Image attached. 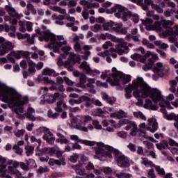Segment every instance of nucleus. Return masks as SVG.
I'll return each instance as SVG.
<instances>
[{
    "label": "nucleus",
    "instance_id": "obj_1",
    "mask_svg": "<svg viewBox=\"0 0 178 178\" xmlns=\"http://www.w3.org/2000/svg\"><path fill=\"white\" fill-rule=\"evenodd\" d=\"M97 147L95 149L97 158L102 161V158H109L112 159V152L115 156V159L117 161V163L120 168H129L130 167V161L129 158L122 154V152L117 149H114L113 147L109 145H105L102 142L97 143Z\"/></svg>",
    "mask_w": 178,
    "mask_h": 178
},
{
    "label": "nucleus",
    "instance_id": "obj_2",
    "mask_svg": "<svg viewBox=\"0 0 178 178\" xmlns=\"http://www.w3.org/2000/svg\"><path fill=\"white\" fill-rule=\"evenodd\" d=\"M138 88H135L133 92V95L135 98H148V97H149L154 104H158L159 101H164L162 97V92L157 88H151V87L144 81L143 77H138Z\"/></svg>",
    "mask_w": 178,
    "mask_h": 178
},
{
    "label": "nucleus",
    "instance_id": "obj_3",
    "mask_svg": "<svg viewBox=\"0 0 178 178\" xmlns=\"http://www.w3.org/2000/svg\"><path fill=\"white\" fill-rule=\"evenodd\" d=\"M10 97L6 95L5 99H3V102H7L10 109H13V112L16 115H20V113H24V105L29 104V97L24 96L23 100H22V95L19 93L15 89L9 88Z\"/></svg>",
    "mask_w": 178,
    "mask_h": 178
},
{
    "label": "nucleus",
    "instance_id": "obj_4",
    "mask_svg": "<svg viewBox=\"0 0 178 178\" xmlns=\"http://www.w3.org/2000/svg\"><path fill=\"white\" fill-rule=\"evenodd\" d=\"M111 11L115 13V17H118V19L122 18L123 22H127V17H132L131 20L134 23H138L140 21L138 15H133L131 11H129L127 8L120 5H115L114 7H112Z\"/></svg>",
    "mask_w": 178,
    "mask_h": 178
},
{
    "label": "nucleus",
    "instance_id": "obj_5",
    "mask_svg": "<svg viewBox=\"0 0 178 178\" xmlns=\"http://www.w3.org/2000/svg\"><path fill=\"white\" fill-rule=\"evenodd\" d=\"M111 77H108L106 81L110 83L111 86H120V80L123 84H127L131 81V76L126 75L123 72L113 73Z\"/></svg>",
    "mask_w": 178,
    "mask_h": 178
},
{
    "label": "nucleus",
    "instance_id": "obj_6",
    "mask_svg": "<svg viewBox=\"0 0 178 178\" xmlns=\"http://www.w3.org/2000/svg\"><path fill=\"white\" fill-rule=\"evenodd\" d=\"M120 123L121 126H123V124H127L125 127V130L129 131L131 129V132L129 133L130 136L132 137H136V134L137 131V124L135 122L130 121V120L127 119H122L120 120Z\"/></svg>",
    "mask_w": 178,
    "mask_h": 178
},
{
    "label": "nucleus",
    "instance_id": "obj_7",
    "mask_svg": "<svg viewBox=\"0 0 178 178\" xmlns=\"http://www.w3.org/2000/svg\"><path fill=\"white\" fill-rule=\"evenodd\" d=\"M60 97V93L55 92L54 95L51 93H45L42 95V100L40 101V104L44 105V104H54L58 101V98Z\"/></svg>",
    "mask_w": 178,
    "mask_h": 178
},
{
    "label": "nucleus",
    "instance_id": "obj_8",
    "mask_svg": "<svg viewBox=\"0 0 178 178\" xmlns=\"http://www.w3.org/2000/svg\"><path fill=\"white\" fill-rule=\"evenodd\" d=\"M42 154H46L50 156L54 154L56 155L60 162H65V161H66V159L62 155V152H60V150H56V148L55 147H44L42 149Z\"/></svg>",
    "mask_w": 178,
    "mask_h": 178
},
{
    "label": "nucleus",
    "instance_id": "obj_9",
    "mask_svg": "<svg viewBox=\"0 0 178 178\" xmlns=\"http://www.w3.org/2000/svg\"><path fill=\"white\" fill-rule=\"evenodd\" d=\"M141 159L143 160L141 162L142 165H145L146 168H155L156 172L159 173V175H161V176H165V170L163 168H161L160 166L156 165L154 164L152 161L148 160V158L147 157H141Z\"/></svg>",
    "mask_w": 178,
    "mask_h": 178
},
{
    "label": "nucleus",
    "instance_id": "obj_10",
    "mask_svg": "<svg viewBox=\"0 0 178 178\" xmlns=\"http://www.w3.org/2000/svg\"><path fill=\"white\" fill-rule=\"evenodd\" d=\"M5 9L8 13V15L10 16V17H15L11 19L10 21V23L14 25L17 24V19H20V15L16 13V9L9 5H6Z\"/></svg>",
    "mask_w": 178,
    "mask_h": 178
},
{
    "label": "nucleus",
    "instance_id": "obj_11",
    "mask_svg": "<svg viewBox=\"0 0 178 178\" xmlns=\"http://www.w3.org/2000/svg\"><path fill=\"white\" fill-rule=\"evenodd\" d=\"M80 69H82L86 74H90V76H94V73H95V74H101V71L98 70H92L87 61H83L81 64Z\"/></svg>",
    "mask_w": 178,
    "mask_h": 178
},
{
    "label": "nucleus",
    "instance_id": "obj_12",
    "mask_svg": "<svg viewBox=\"0 0 178 178\" xmlns=\"http://www.w3.org/2000/svg\"><path fill=\"white\" fill-rule=\"evenodd\" d=\"M135 88H138V78L136 80H134L132 84L128 85L125 88V98L127 99H130L133 97L131 92L134 91Z\"/></svg>",
    "mask_w": 178,
    "mask_h": 178
},
{
    "label": "nucleus",
    "instance_id": "obj_13",
    "mask_svg": "<svg viewBox=\"0 0 178 178\" xmlns=\"http://www.w3.org/2000/svg\"><path fill=\"white\" fill-rule=\"evenodd\" d=\"M1 44V49L0 50V56H3V55H6L8 52H10L15 47L12 44V42L6 41L0 43Z\"/></svg>",
    "mask_w": 178,
    "mask_h": 178
},
{
    "label": "nucleus",
    "instance_id": "obj_14",
    "mask_svg": "<svg viewBox=\"0 0 178 178\" xmlns=\"http://www.w3.org/2000/svg\"><path fill=\"white\" fill-rule=\"evenodd\" d=\"M151 55H152L151 51H147V53L145 54V57L139 54L135 53L131 55V58L133 59V60H136L137 62H141V63H145V62H147V59L145 58H149Z\"/></svg>",
    "mask_w": 178,
    "mask_h": 178
},
{
    "label": "nucleus",
    "instance_id": "obj_15",
    "mask_svg": "<svg viewBox=\"0 0 178 178\" xmlns=\"http://www.w3.org/2000/svg\"><path fill=\"white\" fill-rule=\"evenodd\" d=\"M13 166H8V169L10 175H15L17 177H22V172L19 171V170L16 169V168H19L20 165V163L17 161H14Z\"/></svg>",
    "mask_w": 178,
    "mask_h": 178
},
{
    "label": "nucleus",
    "instance_id": "obj_16",
    "mask_svg": "<svg viewBox=\"0 0 178 178\" xmlns=\"http://www.w3.org/2000/svg\"><path fill=\"white\" fill-rule=\"evenodd\" d=\"M76 63H81V62H80V58H78L76 60H67V61H65L64 66L65 69H67V70H69L70 72H73V66H74Z\"/></svg>",
    "mask_w": 178,
    "mask_h": 178
},
{
    "label": "nucleus",
    "instance_id": "obj_17",
    "mask_svg": "<svg viewBox=\"0 0 178 178\" xmlns=\"http://www.w3.org/2000/svg\"><path fill=\"white\" fill-rule=\"evenodd\" d=\"M148 123L151 127H147V130L150 131L151 133H155L156 130H158V122H156V119L155 118H149L148 119Z\"/></svg>",
    "mask_w": 178,
    "mask_h": 178
},
{
    "label": "nucleus",
    "instance_id": "obj_18",
    "mask_svg": "<svg viewBox=\"0 0 178 178\" xmlns=\"http://www.w3.org/2000/svg\"><path fill=\"white\" fill-rule=\"evenodd\" d=\"M71 140H73L74 141H77V143H81L82 144H85V145H89L90 147H94V145H95V142L79 139L77 135L71 136Z\"/></svg>",
    "mask_w": 178,
    "mask_h": 178
},
{
    "label": "nucleus",
    "instance_id": "obj_19",
    "mask_svg": "<svg viewBox=\"0 0 178 178\" xmlns=\"http://www.w3.org/2000/svg\"><path fill=\"white\" fill-rule=\"evenodd\" d=\"M118 54L122 55L123 54H127L129 52V47H127V42L122 41L120 43V47L117 48Z\"/></svg>",
    "mask_w": 178,
    "mask_h": 178
},
{
    "label": "nucleus",
    "instance_id": "obj_20",
    "mask_svg": "<svg viewBox=\"0 0 178 178\" xmlns=\"http://www.w3.org/2000/svg\"><path fill=\"white\" fill-rule=\"evenodd\" d=\"M44 35L39 37L40 41H45V42H48V41H51L53 35L55 34L51 33V31L47 30L43 32Z\"/></svg>",
    "mask_w": 178,
    "mask_h": 178
},
{
    "label": "nucleus",
    "instance_id": "obj_21",
    "mask_svg": "<svg viewBox=\"0 0 178 178\" xmlns=\"http://www.w3.org/2000/svg\"><path fill=\"white\" fill-rule=\"evenodd\" d=\"M31 113H35V109H34L33 107H29L27 109V113H24V116L26 118V119L31 120V122H35V120H37V118H35V116L33 115Z\"/></svg>",
    "mask_w": 178,
    "mask_h": 178
},
{
    "label": "nucleus",
    "instance_id": "obj_22",
    "mask_svg": "<svg viewBox=\"0 0 178 178\" xmlns=\"http://www.w3.org/2000/svg\"><path fill=\"white\" fill-rule=\"evenodd\" d=\"M83 101L85 102V106L86 108H92L94 106V99L87 96H82V102Z\"/></svg>",
    "mask_w": 178,
    "mask_h": 178
},
{
    "label": "nucleus",
    "instance_id": "obj_23",
    "mask_svg": "<svg viewBox=\"0 0 178 178\" xmlns=\"http://www.w3.org/2000/svg\"><path fill=\"white\" fill-rule=\"evenodd\" d=\"M22 56L24 58H29L30 56V52L29 51H24L23 50H19L15 51V58L16 59H21Z\"/></svg>",
    "mask_w": 178,
    "mask_h": 178
},
{
    "label": "nucleus",
    "instance_id": "obj_24",
    "mask_svg": "<svg viewBox=\"0 0 178 178\" xmlns=\"http://www.w3.org/2000/svg\"><path fill=\"white\" fill-rule=\"evenodd\" d=\"M95 83V79H88V83H87V87L88 88V91L90 92L95 93V89L94 86V84Z\"/></svg>",
    "mask_w": 178,
    "mask_h": 178
},
{
    "label": "nucleus",
    "instance_id": "obj_25",
    "mask_svg": "<svg viewBox=\"0 0 178 178\" xmlns=\"http://www.w3.org/2000/svg\"><path fill=\"white\" fill-rule=\"evenodd\" d=\"M144 108L145 109H148V108H151L153 111H157L158 110V106L157 105H152V101L149 99H147L145 100V103L143 105Z\"/></svg>",
    "mask_w": 178,
    "mask_h": 178
},
{
    "label": "nucleus",
    "instance_id": "obj_26",
    "mask_svg": "<svg viewBox=\"0 0 178 178\" xmlns=\"http://www.w3.org/2000/svg\"><path fill=\"white\" fill-rule=\"evenodd\" d=\"M102 98L104 101H106L110 105H113V103L116 102V98L114 97H109L106 93H104Z\"/></svg>",
    "mask_w": 178,
    "mask_h": 178
},
{
    "label": "nucleus",
    "instance_id": "obj_27",
    "mask_svg": "<svg viewBox=\"0 0 178 178\" xmlns=\"http://www.w3.org/2000/svg\"><path fill=\"white\" fill-rule=\"evenodd\" d=\"M163 67V64L162 63H157L156 67L154 66L153 67L154 73H156L157 74H162L163 71L161 68H162Z\"/></svg>",
    "mask_w": 178,
    "mask_h": 178
},
{
    "label": "nucleus",
    "instance_id": "obj_28",
    "mask_svg": "<svg viewBox=\"0 0 178 178\" xmlns=\"http://www.w3.org/2000/svg\"><path fill=\"white\" fill-rule=\"evenodd\" d=\"M157 149L162 151V149H166V148H169V142L166 140H163V143H157L156 144Z\"/></svg>",
    "mask_w": 178,
    "mask_h": 178
},
{
    "label": "nucleus",
    "instance_id": "obj_29",
    "mask_svg": "<svg viewBox=\"0 0 178 178\" xmlns=\"http://www.w3.org/2000/svg\"><path fill=\"white\" fill-rule=\"evenodd\" d=\"M87 83V76L86 75L82 74L80 76L79 79V86L81 87V88H86L87 86L86 85Z\"/></svg>",
    "mask_w": 178,
    "mask_h": 178
},
{
    "label": "nucleus",
    "instance_id": "obj_30",
    "mask_svg": "<svg viewBox=\"0 0 178 178\" xmlns=\"http://www.w3.org/2000/svg\"><path fill=\"white\" fill-rule=\"evenodd\" d=\"M42 74L44 76H56V72L50 68H44Z\"/></svg>",
    "mask_w": 178,
    "mask_h": 178
},
{
    "label": "nucleus",
    "instance_id": "obj_31",
    "mask_svg": "<svg viewBox=\"0 0 178 178\" xmlns=\"http://www.w3.org/2000/svg\"><path fill=\"white\" fill-rule=\"evenodd\" d=\"M152 66H154V60L152 58H150L149 63H147L144 66H143V70L145 72H148V70L152 69Z\"/></svg>",
    "mask_w": 178,
    "mask_h": 178
},
{
    "label": "nucleus",
    "instance_id": "obj_32",
    "mask_svg": "<svg viewBox=\"0 0 178 178\" xmlns=\"http://www.w3.org/2000/svg\"><path fill=\"white\" fill-rule=\"evenodd\" d=\"M55 41H56V35L51 36V42H52L53 52H55V53L56 54V52H59V50H60V49H59V48L55 44Z\"/></svg>",
    "mask_w": 178,
    "mask_h": 178
},
{
    "label": "nucleus",
    "instance_id": "obj_33",
    "mask_svg": "<svg viewBox=\"0 0 178 178\" xmlns=\"http://www.w3.org/2000/svg\"><path fill=\"white\" fill-rule=\"evenodd\" d=\"M43 140H44V141H46L48 144H50V145H53V144H54L55 143V138H49V136L47 134H44V135L43 136Z\"/></svg>",
    "mask_w": 178,
    "mask_h": 178
},
{
    "label": "nucleus",
    "instance_id": "obj_34",
    "mask_svg": "<svg viewBox=\"0 0 178 178\" xmlns=\"http://www.w3.org/2000/svg\"><path fill=\"white\" fill-rule=\"evenodd\" d=\"M113 24H114V22L113 21H110L108 22H104L103 25V29L104 30H106V31L109 30V29H115V27H113Z\"/></svg>",
    "mask_w": 178,
    "mask_h": 178
},
{
    "label": "nucleus",
    "instance_id": "obj_35",
    "mask_svg": "<svg viewBox=\"0 0 178 178\" xmlns=\"http://www.w3.org/2000/svg\"><path fill=\"white\" fill-rule=\"evenodd\" d=\"M94 113L95 116H99V118H104V116H105V111H104V110H102L101 108L96 109L94 111Z\"/></svg>",
    "mask_w": 178,
    "mask_h": 178
},
{
    "label": "nucleus",
    "instance_id": "obj_36",
    "mask_svg": "<svg viewBox=\"0 0 178 178\" xmlns=\"http://www.w3.org/2000/svg\"><path fill=\"white\" fill-rule=\"evenodd\" d=\"M63 102L59 100L56 103V107L55 108L56 112L62 113L63 112V108H62Z\"/></svg>",
    "mask_w": 178,
    "mask_h": 178
},
{
    "label": "nucleus",
    "instance_id": "obj_37",
    "mask_svg": "<svg viewBox=\"0 0 178 178\" xmlns=\"http://www.w3.org/2000/svg\"><path fill=\"white\" fill-rule=\"evenodd\" d=\"M115 177H117L118 178H131V175L122 172L115 174Z\"/></svg>",
    "mask_w": 178,
    "mask_h": 178
},
{
    "label": "nucleus",
    "instance_id": "obj_38",
    "mask_svg": "<svg viewBox=\"0 0 178 178\" xmlns=\"http://www.w3.org/2000/svg\"><path fill=\"white\" fill-rule=\"evenodd\" d=\"M26 154L27 156H30V155H33V152H34V147L33 146H25Z\"/></svg>",
    "mask_w": 178,
    "mask_h": 178
},
{
    "label": "nucleus",
    "instance_id": "obj_39",
    "mask_svg": "<svg viewBox=\"0 0 178 178\" xmlns=\"http://www.w3.org/2000/svg\"><path fill=\"white\" fill-rule=\"evenodd\" d=\"M60 113L56 111V113L52 112L51 110H49L48 111V117L51 118L52 119H56V118L59 117Z\"/></svg>",
    "mask_w": 178,
    "mask_h": 178
},
{
    "label": "nucleus",
    "instance_id": "obj_40",
    "mask_svg": "<svg viewBox=\"0 0 178 178\" xmlns=\"http://www.w3.org/2000/svg\"><path fill=\"white\" fill-rule=\"evenodd\" d=\"M170 35L171 37H177L178 35V26H175L174 29H170Z\"/></svg>",
    "mask_w": 178,
    "mask_h": 178
},
{
    "label": "nucleus",
    "instance_id": "obj_41",
    "mask_svg": "<svg viewBox=\"0 0 178 178\" xmlns=\"http://www.w3.org/2000/svg\"><path fill=\"white\" fill-rule=\"evenodd\" d=\"M83 102V96L78 99H69V103L70 104V105H74V104H81Z\"/></svg>",
    "mask_w": 178,
    "mask_h": 178
},
{
    "label": "nucleus",
    "instance_id": "obj_42",
    "mask_svg": "<svg viewBox=\"0 0 178 178\" xmlns=\"http://www.w3.org/2000/svg\"><path fill=\"white\" fill-rule=\"evenodd\" d=\"M26 163L28 165V168H35V161L33 159H31L29 160H26Z\"/></svg>",
    "mask_w": 178,
    "mask_h": 178
},
{
    "label": "nucleus",
    "instance_id": "obj_43",
    "mask_svg": "<svg viewBox=\"0 0 178 178\" xmlns=\"http://www.w3.org/2000/svg\"><path fill=\"white\" fill-rule=\"evenodd\" d=\"M134 116H135V118H140L143 120H147V117H145L141 111L139 113H134Z\"/></svg>",
    "mask_w": 178,
    "mask_h": 178
},
{
    "label": "nucleus",
    "instance_id": "obj_44",
    "mask_svg": "<svg viewBox=\"0 0 178 178\" xmlns=\"http://www.w3.org/2000/svg\"><path fill=\"white\" fill-rule=\"evenodd\" d=\"M152 9H155L158 13H163V9H162L159 5L157 4H152Z\"/></svg>",
    "mask_w": 178,
    "mask_h": 178
},
{
    "label": "nucleus",
    "instance_id": "obj_45",
    "mask_svg": "<svg viewBox=\"0 0 178 178\" xmlns=\"http://www.w3.org/2000/svg\"><path fill=\"white\" fill-rule=\"evenodd\" d=\"M27 9L28 10H31V13H33V15H37V10H35L34 8V6L31 3H28L27 4Z\"/></svg>",
    "mask_w": 178,
    "mask_h": 178
},
{
    "label": "nucleus",
    "instance_id": "obj_46",
    "mask_svg": "<svg viewBox=\"0 0 178 178\" xmlns=\"http://www.w3.org/2000/svg\"><path fill=\"white\" fill-rule=\"evenodd\" d=\"M89 16L90 13L86 8H83V10L82 12V17H83L84 20H88Z\"/></svg>",
    "mask_w": 178,
    "mask_h": 178
},
{
    "label": "nucleus",
    "instance_id": "obj_47",
    "mask_svg": "<svg viewBox=\"0 0 178 178\" xmlns=\"http://www.w3.org/2000/svg\"><path fill=\"white\" fill-rule=\"evenodd\" d=\"M92 124L95 127V129H97V130H101V129H102V126L99 124V122L97 120L92 121Z\"/></svg>",
    "mask_w": 178,
    "mask_h": 178
},
{
    "label": "nucleus",
    "instance_id": "obj_48",
    "mask_svg": "<svg viewBox=\"0 0 178 178\" xmlns=\"http://www.w3.org/2000/svg\"><path fill=\"white\" fill-rule=\"evenodd\" d=\"M54 44L59 48L60 49V47H63V45H67V41L64 40L63 42H58V41H56L54 42Z\"/></svg>",
    "mask_w": 178,
    "mask_h": 178
},
{
    "label": "nucleus",
    "instance_id": "obj_49",
    "mask_svg": "<svg viewBox=\"0 0 178 178\" xmlns=\"http://www.w3.org/2000/svg\"><path fill=\"white\" fill-rule=\"evenodd\" d=\"M44 84H55V81L49 79V78L48 76H44L42 79Z\"/></svg>",
    "mask_w": 178,
    "mask_h": 178
},
{
    "label": "nucleus",
    "instance_id": "obj_50",
    "mask_svg": "<svg viewBox=\"0 0 178 178\" xmlns=\"http://www.w3.org/2000/svg\"><path fill=\"white\" fill-rule=\"evenodd\" d=\"M96 85L97 86V87H104V88H108V83L106 82H102L100 81H97L96 82Z\"/></svg>",
    "mask_w": 178,
    "mask_h": 178
},
{
    "label": "nucleus",
    "instance_id": "obj_51",
    "mask_svg": "<svg viewBox=\"0 0 178 178\" xmlns=\"http://www.w3.org/2000/svg\"><path fill=\"white\" fill-rule=\"evenodd\" d=\"M49 131V129L45 127H40L37 129V131L38 133H39V134H41L42 133H47Z\"/></svg>",
    "mask_w": 178,
    "mask_h": 178
},
{
    "label": "nucleus",
    "instance_id": "obj_52",
    "mask_svg": "<svg viewBox=\"0 0 178 178\" xmlns=\"http://www.w3.org/2000/svg\"><path fill=\"white\" fill-rule=\"evenodd\" d=\"M160 106H163V107H165L168 109H173V106H172V105H170V102H168V101H164V103L163 104V105L160 104Z\"/></svg>",
    "mask_w": 178,
    "mask_h": 178
},
{
    "label": "nucleus",
    "instance_id": "obj_53",
    "mask_svg": "<svg viewBox=\"0 0 178 178\" xmlns=\"http://www.w3.org/2000/svg\"><path fill=\"white\" fill-rule=\"evenodd\" d=\"M71 124H75L76 129H80V125L79 123V120H77L76 118H72L71 120Z\"/></svg>",
    "mask_w": 178,
    "mask_h": 178
},
{
    "label": "nucleus",
    "instance_id": "obj_54",
    "mask_svg": "<svg viewBox=\"0 0 178 178\" xmlns=\"http://www.w3.org/2000/svg\"><path fill=\"white\" fill-rule=\"evenodd\" d=\"M19 166L21 168V169H22L23 170H29L30 168L29 167L28 164L24 163L23 162H20L19 163Z\"/></svg>",
    "mask_w": 178,
    "mask_h": 178
},
{
    "label": "nucleus",
    "instance_id": "obj_55",
    "mask_svg": "<svg viewBox=\"0 0 178 178\" xmlns=\"http://www.w3.org/2000/svg\"><path fill=\"white\" fill-rule=\"evenodd\" d=\"M70 49H72V48L69 46H65L61 48V51H63L65 55H69V51H70Z\"/></svg>",
    "mask_w": 178,
    "mask_h": 178
},
{
    "label": "nucleus",
    "instance_id": "obj_56",
    "mask_svg": "<svg viewBox=\"0 0 178 178\" xmlns=\"http://www.w3.org/2000/svg\"><path fill=\"white\" fill-rule=\"evenodd\" d=\"M148 176L151 178H156V175H155V170L154 168H152L148 172Z\"/></svg>",
    "mask_w": 178,
    "mask_h": 178
},
{
    "label": "nucleus",
    "instance_id": "obj_57",
    "mask_svg": "<svg viewBox=\"0 0 178 178\" xmlns=\"http://www.w3.org/2000/svg\"><path fill=\"white\" fill-rule=\"evenodd\" d=\"M26 26L27 31H33V23L31 22H27Z\"/></svg>",
    "mask_w": 178,
    "mask_h": 178
},
{
    "label": "nucleus",
    "instance_id": "obj_58",
    "mask_svg": "<svg viewBox=\"0 0 178 178\" xmlns=\"http://www.w3.org/2000/svg\"><path fill=\"white\" fill-rule=\"evenodd\" d=\"M128 148L132 152H136L137 147H136V145L130 143L128 145Z\"/></svg>",
    "mask_w": 178,
    "mask_h": 178
},
{
    "label": "nucleus",
    "instance_id": "obj_59",
    "mask_svg": "<svg viewBox=\"0 0 178 178\" xmlns=\"http://www.w3.org/2000/svg\"><path fill=\"white\" fill-rule=\"evenodd\" d=\"M24 133H26V130L20 129L18 130L17 132L15 134L16 137H22V136H24Z\"/></svg>",
    "mask_w": 178,
    "mask_h": 178
},
{
    "label": "nucleus",
    "instance_id": "obj_60",
    "mask_svg": "<svg viewBox=\"0 0 178 178\" xmlns=\"http://www.w3.org/2000/svg\"><path fill=\"white\" fill-rule=\"evenodd\" d=\"M98 30H102V26L98 24H96L94 25L92 31H94V33H98Z\"/></svg>",
    "mask_w": 178,
    "mask_h": 178
},
{
    "label": "nucleus",
    "instance_id": "obj_61",
    "mask_svg": "<svg viewBox=\"0 0 178 178\" xmlns=\"http://www.w3.org/2000/svg\"><path fill=\"white\" fill-rule=\"evenodd\" d=\"M118 137H120L121 138H126L127 137V133L122 131H118L117 133Z\"/></svg>",
    "mask_w": 178,
    "mask_h": 178
},
{
    "label": "nucleus",
    "instance_id": "obj_62",
    "mask_svg": "<svg viewBox=\"0 0 178 178\" xmlns=\"http://www.w3.org/2000/svg\"><path fill=\"white\" fill-rule=\"evenodd\" d=\"M169 145L171 147H178V143L173 139L169 138Z\"/></svg>",
    "mask_w": 178,
    "mask_h": 178
},
{
    "label": "nucleus",
    "instance_id": "obj_63",
    "mask_svg": "<svg viewBox=\"0 0 178 178\" xmlns=\"http://www.w3.org/2000/svg\"><path fill=\"white\" fill-rule=\"evenodd\" d=\"M168 149H170V152L175 155V154L178 155V148L177 147H170L168 146Z\"/></svg>",
    "mask_w": 178,
    "mask_h": 178
},
{
    "label": "nucleus",
    "instance_id": "obj_64",
    "mask_svg": "<svg viewBox=\"0 0 178 178\" xmlns=\"http://www.w3.org/2000/svg\"><path fill=\"white\" fill-rule=\"evenodd\" d=\"M64 81H65V83H66V84H67L68 86H73V84H74V83L72 82V80H70L67 76H65V77H64Z\"/></svg>",
    "mask_w": 178,
    "mask_h": 178
}]
</instances>
